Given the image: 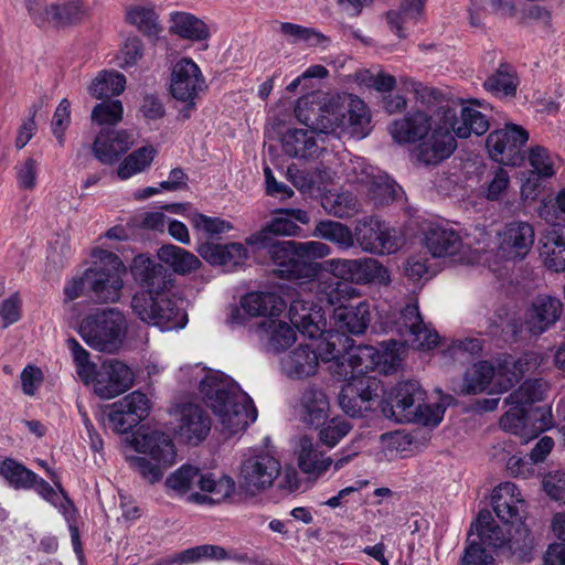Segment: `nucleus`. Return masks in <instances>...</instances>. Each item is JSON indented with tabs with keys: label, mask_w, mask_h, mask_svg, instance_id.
Returning <instances> with one entry per match:
<instances>
[{
	"label": "nucleus",
	"mask_w": 565,
	"mask_h": 565,
	"mask_svg": "<svg viewBox=\"0 0 565 565\" xmlns=\"http://www.w3.org/2000/svg\"><path fill=\"white\" fill-rule=\"evenodd\" d=\"M130 271L142 288L131 299L134 313L162 331L184 328L188 315L170 296L173 279L169 270L149 256L139 254L134 257Z\"/></svg>",
	"instance_id": "nucleus-1"
},
{
	"label": "nucleus",
	"mask_w": 565,
	"mask_h": 565,
	"mask_svg": "<svg viewBox=\"0 0 565 565\" xmlns=\"http://www.w3.org/2000/svg\"><path fill=\"white\" fill-rule=\"evenodd\" d=\"M180 371L184 375L191 373L190 383H199L203 401L228 436L244 431L256 420L257 409L252 398L224 373L206 371L199 364Z\"/></svg>",
	"instance_id": "nucleus-2"
},
{
	"label": "nucleus",
	"mask_w": 565,
	"mask_h": 565,
	"mask_svg": "<svg viewBox=\"0 0 565 565\" xmlns=\"http://www.w3.org/2000/svg\"><path fill=\"white\" fill-rule=\"evenodd\" d=\"M310 280V290L316 292L318 303L302 298H296L289 307V319L296 329L309 339L319 338L324 330L326 322L321 315L322 306L341 307L347 299L351 287L337 276H327L319 280Z\"/></svg>",
	"instance_id": "nucleus-3"
},
{
	"label": "nucleus",
	"mask_w": 565,
	"mask_h": 565,
	"mask_svg": "<svg viewBox=\"0 0 565 565\" xmlns=\"http://www.w3.org/2000/svg\"><path fill=\"white\" fill-rule=\"evenodd\" d=\"M331 248L318 241H286L273 246L271 262L275 274L281 279H311L317 276L319 265L313 262L330 255Z\"/></svg>",
	"instance_id": "nucleus-4"
},
{
	"label": "nucleus",
	"mask_w": 565,
	"mask_h": 565,
	"mask_svg": "<svg viewBox=\"0 0 565 565\" xmlns=\"http://www.w3.org/2000/svg\"><path fill=\"white\" fill-rule=\"evenodd\" d=\"M530 363L529 354L519 359L507 355L498 360L495 366L488 361H479L466 370L461 393L479 394L486 391L493 379L500 392H507L530 370Z\"/></svg>",
	"instance_id": "nucleus-5"
},
{
	"label": "nucleus",
	"mask_w": 565,
	"mask_h": 565,
	"mask_svg": "<svg viewBox=\"0 0 565 565\" xmlns=\"http://www.w3.org/2000/svg\"><path fill=\"white\" fill-rule=\"evenodd\" d=\"M134 446L141 456L130 457V466L150 484L160 481L164 470L174 463V445L164 433L138 434L134 437Z\"/></svg>",
	"instance_id": "nucleus-6"
},
{
	"label": "nucleus",
	"mask_w": 565,
	"mask_h": 565,
	"mask_svg": "<svg viewBox=\"0 0 565 565\" xmlns=\"http://www.w3.org/2000/svg\"><path fill=\"white\" fill-rule=\"evenodd\" d=\"M126 318L116 309H107L85 317L78 328L82 339L92 349L113 353L126 337Z\"/></svg>",
	"instance_id": "nucleus-7"
},
{
	"label": "nucleus",
	"mask_w": 565,
	"mask_h": 565,
	"mask_svg": "<svg viewBox=\"0 0 565 565\" xmlns=\"http://www.w3.org/2000/svg\"><path fill=\"white\" fill-rule=\"evenodd\" d=\"M281 471L280 461L263 448L247 449L241 458L237 481L242 491L257 495L271 488Z\"/></svg>",
	"instance_id": "nucleus-8"
},
{
	"label": "nucleus",
	"mask_w": 565,
	"mask_h": 565,
	"mask_svg": "<svg viewBox=\"0 0 565 565\" xmlns=\"http://www.w3.org/2000/svg\"><path fill=\"white\" fill-rule=\"evenodd\" d=\"M100 264L86 269L87 297L95 302L108 303L120 299L126 267L114 253L99 252Z\"/></svg>",
	"instance_id": "nucleus-9"
},
{
	"label": "nucleus",
	"mask_w": 565,
	"mask_h": 565,
	"mask_svg": "<svg viewBox=\"0 0 565 565\" xmlns=\"http://www.w3.org/2000/svg\"><path fill=\"white\" fill-rule=\"evenodd\" d=\"M547 388V383L542 379L525 380L504 399L510 408L500 419L502 429L513 435L524 436L529 422L527 409L532 404L544 399Z\"/></svg>",
	"instance_id": "nucleus-10"
},
{
	"label": "nucleus",
	"mask_w": 565,
	"mask_h": 565,
	"mask_svg": "<svg viewBox=\"0 0 565 565\" xmlns=\"http://www.w3.org/2000/svg\"><path fill=\"white\" fill-rule=\"evenodd\" d=\"M310 221L309 215L301 209H282L278 210L275 216L267 222L259 232L248 236L245 243L249 246H255L258 249H266V254L271 259L273 246L282 244L285 241H276L275 236H296L301 232L300 226L297 224H308Z\"/></svg>",
	"instance_id": "nucleus-11"
},
{
	"label": "nucleus",
	"mask_w": 565,
	"mask_h": 565,
	"mask_svg": "<svg viewBox=\"0 0 565 565\" xmlns=\"http://www.w3.org/2000/svg\"><path fill=\"white\" fill-rule=\"evenodd\" d=\"M530 135L516 124H505L487 137L486 146L490 157L502 164L516 167L525 159L523 148Z\"/></svg>",
	"instance_id": "nucleus-12"
},
{
	"label": "nucleus",
	"mask_w": 565,
	"mask_h": 565,
	"mask_svg": "<svg viewBox=\"0 0 565 565\" xmlns=\"http://www.w3.org/2000/svg\"><path fill=\"white\" fill-rule=\"evenodd\" d=\"M564 305L556 296L537 295L524 308L521 327L531 337H540L559 321Z\"/></svg>",
	"instance_id": "nucleus-13"
},
{
	"label": "nucleus",
	"mask_w": 565,
	"mask_h": 565,
	"mask_svg": "<svg viewBox=\"0 0 565 565\" xmlns=\"http://www.w3.org/2000/svg\"><path fill=\"white\" fill-rule=\"evenodd\" d=\"M354 242H356L362 250L375 255L392 254L399 248L398 238L394 230L375 216H366L356 223L353 236Z\"/></svg>",
	"instance_id": "nucleus-14"
},
{
	"label": "nucleus",
	"mask_w": 565,
	"mask_h": 565,
	"mask_svg": "<svg viewBox=\"0 0 565 565\" xmlns=\"http://www.w3.org/2000/svg\"><path fill=\"white\" fill-rule=\"evenodd\" d=\"M349 181L367 186L369 194L376 205H384L397 199L401 186L387 174L377 172L367 166L363 159L351 161V170L348 172Z\"/></svg>",
	"instance_id": "nucleus-15"
},
{
	"label": "nucleus",
	"mask_w": 565,
	"mask_h": 565,
	"mask_svg": "<svg viewBox=\"0 0 565 565\" xmlns=\"http://www.w3.org/2000/svg\"><path fill=\"white\" fill-rule=\"evenodd\" d=\"M424 397L425 392L417 381H402L384 399L382 412L396 423H411L416 418V405L424 402Z\"/></svg>",
	"instance_id": "nucleus-16"
},
{
	"label": "nucleus",
	"mask_w": 565,
	"mask_h": 565,
	"mask_svg": "<svg viewBox=\"0 0 565 565\" xmlns=\"http://www.w3.org/2000/svg\"><path fill=\"white\" fill-rule=\"evenodd\" d=\"M417 350H431L438 343L439 335L424 323L417 303H407L391 327Z\"/></svg>",
	"instance_id": "nucleus-17"
},
{
	"label": "nucleus",
	"mask_w": 565,
	"mask_h": 565,
	"mask_svg": "<svg viewBox=\"0 0 565 565\" xmlns=\"http://www.w3.org/2000/svg\"><path fill=\"white\" fill-rule=\"evenodd\" d=\"M345 384L339 393V404L351 417H362L363 412L371 408L370 403L379 396L381 382L375 376L344 380Z\"/></svg>",
	"instance_id": "nucleus-18"
},
{
	"label": "nucleus",
	"mask_w": 565,
	"mask_h": 565,
	"mask_svg": "<svg viewBox=\"0 0 565 565\" xmlns=\"http://www.w3.org/2000/svg\"><path fill=\"white\" fill-rule=\"evenodd\" d=\"M134 383L131 370L114 359L104 361L94 374V392L100 398L110 399L126 392Z\"/></svg>",
	"instance_id": "nucleus-19"
},
{
	"label": "nucleus",
	"mask_w": 565,
	"mask_h": 565,
	"mask_svg": "<svg viewBox=\"0 0 565 565\" xmlns=\"http://www.w3.org/2000/svg\"><path fill=\"white\" fill-rule=\"evenodd\" d=\"M534 239V228L530 223L510 222L498 233V254L505 260H523L532 249Z\"/></svg>",
	"instance_id": "nucleus-20"
},
{
	"label": "nucleus",
	"mask_w": 565,
	"mask_h": 565,
	"mask_svg": "<svg viewBox=\"0 0 565 565\" xmlns=\"http://www.w3.org/2000/svg\"><path fill=\"white\" fill-rule=\"evenodd\" d=\"M150 411V401L140 391H134L110 405L109 423L119 434H127L143 420Z\"/></svg>",
	"instance_id": "nucleus-21"
},
{
	"label": "nucleus",
	"mask_w": 565,
	"mask_h": 565,
	"mask_svg": "<svg viewBox=\"0 0 565 565\" xmlns=\"http://www.w3.org/2000/svg\"><path fill=\"white\" fill-rule=\"evenodd\" d=\"M175 415L178 416L177 434L185 443L199 445L210 434L211 418L200 405L193 403L179 405Z\"/></svg>",
	"instance_id": "nucleus-22"
},
{
	"label": "nucleus",
	"mask_w": 565,
	"mask_h": 565,
	"mask_svg": "<svg viewBox=\"0 0 565 565\" xmlns=\"http://www.w3.org/2000/svg\"><path fill=\"white\" fill-rule=\"evenodd\" d=\"M134 134L128 130L102 128L97 134L92 151L103 164L116 163L134 145Z\"/></svg>",
	"instance_id": "nucleus-23"
},
{
	"label": "nucleus",
	"mask_w": 565,
	"mask_h": 565,
	"mask_svg": "<svg viewBox=\"0 0 565 565\" xmlns=\"http://www.w3.org/2000/svg\"><path fill=\"white\" fill-rule=\"evenodd\" d=\"M382 356L380 352L371 345L353 347L347 352L345 362H340L338 367L333 370V374L340 380L360 379L369 376L367 373L373 371L381 363Z\"/></svg>",
	"instance_id": "nucleus-24"
},
{
	"label": "nucleus",
	"mask_w": 565,
	"mask_h": 565,
	"mask_svg": "<svg viewBox=\"0 0 565 565\" xmlns=\"http://www.w3.org/2000/svg\"><path fill=\"white\" fill-rule=\"evenodd\" d=\"M203 85L202 73L191 58H181L174 64L170 92L177 100L195 99Z\"/></svg>",
	"instance_id": "nucleus-25"
},
{
	"label": "nucleus",
	"mask_w": 565,
	"mask_h": 565,
	"mask_svg": "<svg viewBox=\"0 0 565 565\" xmlns=\"http://www.w3.org/2000/svg\"><path fill=\"white\" fill-rule=\"evenodd\" d=\"M493 511L503 523H510L516 526L522 522V512L524 500L518 487L512 482H504L497 487L491 497Z\"/></svg>",
	"instance_id": "nucleus-26"
},
{
	"label": "nucleus",
	"mask_w": 565,
	"mask_h": 565,
	"mask_svg": "<svg viewBox=\"0 0 565 565\" xmlns=\"http://www.w3.org/2000/svg\"><path fill=\"white\" fill-rule=\"evenodd\" d=\"M539 253L547 269L565 271V225L553 224L542 233L539 238Z\"/></svg>",
	"instance_id": "nucleus-27"
},
{
	"label": "nucleus",
	"mask_w": 565,
	"mask_h": 565,
	"mask_svg": "<svg viewBox=\"0 0 565 565\" xmlns=\"http://www.w3.org/2000/svg\"><path fill=\"white\" fill-rule=\"evenodd\" d=\"M196 252L212 266H222L226 270L243 265L247 257V250L242 243L218 244L205 241L198 243Z\"/></svg>",
	"instance_id": "nucleus-28"
},
{
	"label": "nucleus",
	"mask_w": 565,
	"mask_h": 565,
	"mask_svg": "<svg viewBox=\"0 0 565 565\" xmlns=\"http://www.w3.org/2000/svg\"><path fill=\"white\" fill-rule=\"evenodd\" d=\"M431 129V118L422 110L408 113L390 126L393 139L398 143H414L426 137Z\"/></svg>",
	"instance_id": "nucleus-29"
},
{
	"label": "nucleus",
	"mask_w": 565,
	"mask_h": 565,
	"mask_svg": "<svg viewBox=\"0 0 565 565\" xmlns=\"http://www.w3.org/2000/svg\"><path fill=\"white\" fill-rule=\"evenodd\" d=\"M424 242L433 257H450L462 247L460 235L454 228L440 224L428 226Z\"/></svg>",
	"instance_id": "nucleus-30"
},
{
	"label": "nucleus",
	"mask_w": 565,
	"mask_h": 565,
	"mask_svg": "<svg viewBox=\"0 0 565 565\" xmlns=\"http://www.w3.org/2000/svg\"><path fill=\"white\" fill-rule=\"evenodd\" d=\"M457 148L456 138L450 131L434 130L431 137L419 145L417 158L425 164H438L449 158Z\"/></svg>",
	"instance_id": "nucleus-31"
},
{
	"label": "nucleus",
	"mask_w": 565,
	"mask_h": 565,
	"mask_svg": "<svg viewBox=\"0 0 565 565\" xmlns=\"http://www.w3.org/2000/svg\"><path fill=\"white\" fill-rule=\"evenodd\" d=\"M241 307L252 317L274 319L284 311L286 303L276 292L253 291L242 297Z\"/></svg>",
	"instance_id": "nucleus-32"
},
{
	"label": "nucleus",
	"mask_w": 565,
	"mask_h": 565,
	"mask_svg": "<svg viewBox=\"0 0 565 565\" xmlns=\"http://www.w3.org/2000/svg\"><path fill=\"white\" fill-rule=\"evenodd\" d=\"M337 326L342 331L351 334H363L371 321L370 306L365 301H360L355 306H344L334 311Z\"/></svg>",
	"instance_id": "nucleus-33"
},
{
	"label": "nucleus",
	"mask_w": 565,
	"mask_h": 565,
	"mask_svg": "<svg viewBox=\"0 0 565 565\" xmlns=\"http://www.w3.org/2000/svg\"><path fill=\"white\" fill-rule=\"evenodd\" d=\"M329 401L326 394L315 387L307 388L300 398V415L305 424L319 427L328 417Z\"/></svg>",
	"instance_id": "nucleus-34"
},
{
	"label": "nucleus",
	"mask_w": 565,
	"mask_h": 565,
	"mask_svg": "<svg viewBox=\"0 0 565 565\" xmlns=\"http://www.w3.org/2000/svg\"><path fill=\"white\" fill-rule=\"evenodd\" d=\"M318 362L317 352L300 344L282 361V367L289 377L303 379L316 373Z\"/></svg>",
	"instance_id": "nucleus-35"
},
{
	"label": "nucleus",
	"mask_w": 565,
	"mask_h": 565,
	"mask_svg": "<svg viewBox=\"0 0 565 565\" xmlns=\"http://www.w3.org/2000/svg\"><path fill=\"white\" fill-rule=\"evenodd\" d=\"M425 3L426 0H403L398 11H388L386 17L391 30L398 38H406L404 30L408 24H415L420 20L424 14Z\"/></svg>",
	"instance_id": "nucleus-36"
},
{
	"label": "nucleus",
	"mask_w": 565,
	"mask_h": 565,
	"mask_svg": "<svg viewBox=\"0 0 565 565\" xmlns=\"http://www.w3.org/2000/svg\"><path fill=\"white\" fill-rule=\"evenodd\" d=\"M158 258L179 275L190 274L201 266V260L194 254L171 244L159 248Z\"/></svg>",
	"instance_id": "nucleus-37"
},
{
	"label": "nucleus",
	"mask_w": 565,
	"mask_h": 565,
	"mask_svg": "<svg viewBox=\"0 0 565 565\" xmlns=\"http://www.w3.org/2000/svg\"><path fill=\"white\" fill-rule=\"evenodd\" d=\"M281 141L285 153L294 158L311 157L318 148L312 130L288 129Z\"/></svg>",
	"instance_id": "nucleus-38"
},
{
	"label": "nucleus",
	"mask_w": 565,
	"mask_h": 565,
	"mask_svg": "<svg viewBox=\"0 0 565 565\" xmlns=\"http://www.w3.org/2000/svg\"><path fill=\"white\" fill-rule=\"evenodd\" d=\"M468 536L478 539L483 544L494 547H502L505 542V535L494 520L489 510H481L476 521L471 524Z\"/></svg>",
	"instance_id": "nucleus-39"
},
{
	"label": "nucleus",
	"mask_w": 565,
	"mask_h": 565,
	"mask_svg": "<svg viewBox=\"0 0 565 565\" xmlns=\"http://www.w3.org/2000/svg\"><path fill=\"white\" fill-rule=\"evenodd\" d=\"M354 342L345 333L330 332L326 340L320 343L318 354V361L332 363L330 371L333 374L334 369H339L340 362H345L347 352L350 348V343Z\"/></svg>",
	"instance_id": "nucleus-40"
},
{
	"label": "nucleus",
	"mask_w": 565,
	"mask_h": 565,
	"mask_svg": "<svg viewBox=\"0 0 565 565\" xmlns=\"http://www.w3.org/2000/svg\"><path fill=\"white\" fill-rule=\"evenodd\" d=\"M126 87V77L119 72L102 71L88 87L89 94L98 99H110L120 95Z\"/></svg>",
	"instance_id": "nucleus-41"
},
{
	"label": "nucleus",
	"mask_w": 565,
	"mask_h": 565,
	"mask_svg": "<svg viewBox=\"0 0 565 565\" xmlns=\"http://www.w3.org/2000/svg\"><path fill=\"white\" fill-rule=\"evenodd\" d=\"M484 88L499 96L513 97L519 79L515 70L509 64H500L498 70L484 81Z\"/></svg>",
	"instance_id": "nucleus-42"
},
{
	"label": "nucleus",
	"mask_w": 565,
	"mask_h": 565,
	"mask_svg": "<svg viewBox=\"0 0 565 565\" xmlns=\"http://www.w3.org/2000/svg\"><path fill=\"white\" fill-rule=\"evenodd\" d=\"M259 329L269 335V348L275 352L286 350L296 341V331L287 322L265 319L259 323Z\"/></svg>",
	"instance_id": "nucleus-43"
},
{
	"label": "nucleus",
	"mask_w": 565,
	"mask_h": 565,
	"mask_svg": "<svg viewBox=\"0 0 565 565\" xmlns=\"http://www.w3.org/2000/svg\"><path fill=\"white\" fill-rule=\"evenodd\" d=\"M511 557L515 562H530L533 558L534 537L524 523L519 524L514 533H510V537L505 540Z\"/></svg>",
	"instance_id": "nucleus-44"
},
{
	"label": "nucleus",
	"mask_w": 565,
	"mask_h": 565,
	"mask_svg": "<svg viewBox=\"0 0 565 565\" xmlns=\"http://www.w3.org/2000/svg\"><path fill=\"white\" fill-rule=\"evenodd\" d=\"M204 475L191 465H182L166 479V486L178 497L188 494L195 484L201 489V480Z\"/></svg>",
	"instance_id": "nucleus-45"
},
{
	"label": "nucleus",
	"mask_w": 565,
	"mask_h": 565,
	"mask_svg": "<svg viewBox=\"0 0 565 565\" xmlns=\"http://www.w3.org/2000/svg\"><path fill=\"white\" fill-rule=\"evenodd\" d=\"M172 22L171 30L183 39L201 41L209 38L206 24L193 14L177 12L172 15Z\"/></svg>",
	"instance_id": "nucleus-46"
},
{
	"label": "nucleus",
	"mask_w": 565,
	"mask_h": 565,
	"mask_svg": "<svg viewBox=\"0 0 565 565\" xmlns=\"http://www.w3.org/2000/svg\"><path fill=\"white\" fill-rule=\"evenodd\" d=\"M157 150L151 146L141 147L131 152L118 167L117 174L126 180L146 170L154 159Z\"/></svg>",
	"instance_id": "nucleus-47"
},
{
	"label": "nucleus",
	"mask_w": 565,
	"mask_h": 565,
	"mask_svg": "<svg viewBox=\"0 0 565 565\" xmlns=\"http://www.w3.org/2000/svg\"><path fill=\"white\" fill-rule=\"evenodd\" d=\"M0 475L15 489H31L36 481L35 472L11 458L2 461Z\"/></svg>",
	"instance_id": "nucleus-48"
},
{
	"label": "nucleus",
	"mask_w": 565,
	"mask_h": 565,
	"mask_svg": "<svg viewBox=\"0 0 565 565\" xmlns=\"http://www.w3.org/2000/svg\"><path fill=\"white\" fill-rule=\"evenodd\" d=\"M348 127L356 138H364L371 131V116L365 103L355 97L351 98L348 109Z\"/></svg>",
	"instance_id": "nucleus-49"
},
{
	"label": "nucleus",
	"mask_w": 565,
	"mask_h": 565,
	"mask_svg": "<svg viewBox=\"0 0 565 565\" xmlns=\"http://www.w3.org/2000/svg\"><path fill=\"white\" fill-rule=\"evenodd\" d=\"M191 224L199 234V243L211 241L223 233L230 232L233 225L220 217H212L202 213H195L191 216Z\"/></svg>",
	"instance_id": "nucleus-50"
},
{
	"label": "nucleus",
	"mask_w": 565,
	"mask_h": 565,
	"mask_svg": "<svg viewBox=\"0 0 565 565\" xmlns=\"http://www.w3.org/2000/svg\"><path fill=\"white\" fill-rule=\"evenodd\" d=\"M490 127L489 120L481 111L465 106L460 113V125L456 128L458 138H468L471 134L481 136L488 131Z\"/></svg>",
	"instance_id": "nucleus-51"
},
{
	"label": "nucleus",
	"mask_w": 565,
	"mask_h": 565,
	"mask_svg": "<svg viewBox=\"0 0 565 565\" xmlns=\"http://www.w3.org/2000/svg\"><path fill=\"white\" fill-rule=\"evenodd\" d=\"M557 159V156L552 154L548 149L539 145L531 147L527 152V161L532 172L540 179H550L555 175Z\"/></svg>",
	"instance_id": "nucleus-52"
},
{
	"label": "nucleus",
	"mask_w": 565,
	"mask_h": 565,
	"mask_svg": "<svg viewBox=\"0 0 565 565\" xmlns=\"http://www.w3.org/2000/svg\"><path fill=\"white\" fill-rule=\"evenodd\" d=\"M280 32L288 38L291 43L305 42L309 46H327L330 39L312 28H306L299 24L282 22Z\"/></svg>",
	"instance_id": "nucleus-53"
},
{
	"label": "nucleus",
	"mask_w": 565,
	"mask_h": 565,
	"mask_svg": "<svg viewBox=\"0 0 565 565\" xmlns=\"http://www.w3.org/2000/svg\"><path fill=\"white\" fill-rule=\"evenodd\" d=\"M316 233L319 237L337 244L343 249H349L353 246V236L351 230L339 222L321 221L316 226Z\"/></svg>",
	"instance_id": "nucleus-54"
},
{
	"label": "nucleus",
	"mask_w": 565,
	"mask_h": 565,
	"mask_svg": "<svg viewBox=\"0 0 565 565\" xmlns=\"http://www.w3.org/2000/svg\"><path fill=\"white\" fill-rule=\"evenodd\" d=\"M126 19L147 35H156L160 31L158 15L152 7H131L127 10Z\"/></svg>",
	"instance_id": "nucleus-55"
},
{
	"label": "nucleus",
	"mask_w": 565,
	"mask_h": 565,
	"mask_svg": "<svg viewBox=\"0 0 565 565\" xmlns=\"http://www.w3.org/2000/svg\"><path fill=\"white\" fill-rule=\"evenodd\" d=\"M47 24L65 25L79 21L83 8L79 0H72L63 4L52 3L47 7Z\"/></svg>",
	"instance_id": "nucleus-56"
},
{
	"label": "nucleus",
	"mask_w": 565,
	"mask_h": 565,
	"mask_svg": "<svg viewBox=\"0 0 565 565\" xmlns=\"http://www.w3.org/2000/svg\"><path fill=\"white\" fill-rule=\"evenodd\" d=\"M298 463L299 468L305 473L321 475L332 465V459L329 457L323 458L318 449L311 444L307 445V441L302 440Z\"/></svg>",
	"instance_id": "nucleus-57"
},
{
	"label": "nucleus",
	"mask_w": 565,
	"mask_h": 565,
	"mask_svg": "<svg viewBox=\"0 0 565 565\" xmlns=\"http://www.w3.org/2000/svg\"><path fill=\"white\" fill-rule=\"evenodd\" d=\"M319 440L329 448L335 447L352 429L351 423L343 417H333L321 423Z\"/></svg>",
	"instance_id": "nucleus-58"
},
{
	"label": "nucleus",
	"mask_w": 565,
	"mask_h": 565,
	"mask_svg": "<svg viewBox=\"0 0 565 565\" xmlns=\"http://www.w3.org/2000/svg\"><path fill=\"white\" fill-rule=\"evenodd\" d=\"M124 107L119 99H106L92 111V121L98 126H116L122 120Z\"/></svg>",
	"instance_id": "nucleus-59"
},
{
	"label": "nucleus",
	"mask_w": 565,
	"mask_h": 565,
	"mask_svg": "<svg viewBox=\"0 0 565 565\" xmlns=\"http://www.w3.org/2000/svg\"><path fill=\"white\" fill-rule=\"evenodd\" d=\"M67 347L72 352L77 375L85 384H90L97 366L90 361L88 351L74 338L67 340Z\"/></svg>",
	"instance_id": "nucleus-60"
},
{
	"label": "nucleus",
	"mask_w": 565,
	"mask_h": 565,
	"mask_svg": "<svg viewBox=\"0 0 565 565\" xmlns=\"http://www.w3.org/2000/svg\"><path fill=\"white\" fill-rule=\"evenodd\" d=\"M489 548H495L481 543L480 540L468 536L467 546L461 558V565H495Z\"/></svg>",
	"instance_id": "nucleus-61"
},
{
	"label": "nucleus",
	"mask_w": 565,
	"mask_h": 565,
	"mask_svg": "<svg viewBox=\"0 0 565 565\" xmlns=\"http://www.w3.org/2000/svg\"><path fill=\"white\" fill-rule=\"evenodd\" d=\"M408 89L414 94L416 103L428 110H434L441 103H445V96L439 89L422 82L412 81Z\"/></svg>",
	"instance_id": "nucleus-62"
},
{
	"label": "nucleus",
	"mask_w": 565,
	"mask_h": 565,
	"mask_svg": "<svg viewBox=\"0 0 565 565\" xmlns=\"http://www.w3.org/2000/svg\"><path fill=\"white\" fill-rule=\"evenodd\" d=\"M236 483L230 476H223L218 480L212 478V475H204L201 480V490L214 494L215 502L230 498L235 492Z\"/></svg>",
	"instance_id": "nucleus-63"
},
{
	"label": "nucleus",
	"mask_w": 565,
	"mask_h": 565,
	"mask_svg": "<svg viewBox=\"0 0 565 565\" xmlns=\"http://www.w3.org/2000/svg\"><path fill=\"white\" fill-rule=\"evenodd\" d=\"M542 483L545 493L552 500L565 504V470L548 472Z\"/></svg>",
	"instance_id": "nucleus-64"
}]
</instances>
